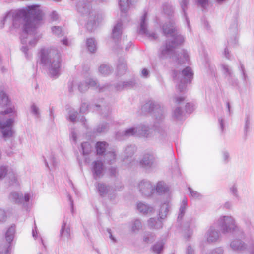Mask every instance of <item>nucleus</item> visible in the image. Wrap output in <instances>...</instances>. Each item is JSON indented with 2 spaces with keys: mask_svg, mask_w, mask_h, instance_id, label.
I'll return each instance as SVG.
<instances>
[{
  "mask_svg": "<svg viewBox=\"0 0 254 254\" xmlns=\"http://www.w3.org/2000/svg\"><path fill=\"white\" fill-rule=\"evenodd\" d=\"M155 240V236L151 233H146L143 238V241L146 243H152Z\"/></svg>",
  "mask_w": 254,
  "mask_h": 254,
  "instance_id": "ea45409f",
  "label": "nucleus"
},
{
  "mask_svg": "<svg viewBox=\"0 0 254 254\" xmlns=\"http://www.w3.org/2000/svg\"><path fill=\"white\" fill-rule=\"evenodd\" d=\"M147 13L145 12L140 18L139 33L146 34L152 39H156L157 38L156 34L154 32L150 33L147 30Z\"/></svg>",
  "mask_w": 254,
  "mask_h": 254,
  "instance_id": "9d476101",
  "label": "nucleus"
},
{
  "mask_svg": "<svg viewBox=\"0 0 254 254\" xmlns=\"http://www.w3.org/2000/svg\"><path fill=\"white\" fill-rule=\"evenodd\" d=\"M228 82L232 85H236L238 84V79L235 75L233 73L232 74V78H230V76H228L226 78Z\"/></svg>",
  "mask_w": 254,
  "mask_h": 254,
  "instance_id": "49530a36",
  "label": "nucleus"
},
{
  "mask_svg": "<svg viewBox=\"0 0 254 254\" xmlns=\"http://www.w3.org/2000/svg\"><path fill=\"white\" fill-rule=\"evenodd\" d=\"M30 200V195L29 194H25L24 196H23V202L25 201L26 202H29Z\"/></svg>",
  "mask_w": 254,
  "mask_h": 254,
  "instance_id": "338daca9",
  "label": "nucleus"
},
{
  "mask_svg": "<svg viewBox=\"0 0 254 254\" xmlns=\"http://www.w3.org/2000/svg\"><path fill=\"white\" fill-rule=\"evenodd\" d=\"M42 19V13L38 5L28 6L25 9L8 12L0 22V28L5 23L12 22V28H18L23 24V31L21 41V50L26 55L30 48L35 46L40 36L37 34L36 28Z\"/></svg>",
  "mask_w": 254,
  "mask_h": 254,
  "instance_id": "f257e3e1",
  "label": "nucleus"
},
{
  "mask_svg": "<svg viewBox=\"0 0 254 254\" xmlns=\"http://www.w3.org/2000/svg\"><path fill=\"white\" fill-rule=\"evenodd\" d=\"M142 227V224L139 220L136 219L134 220L131 226V230L132 231L135 232L136 231H138Z\"/></svg>",
  "mask_w": 254,
  "mask_h": 254,
  "instance_id": "4c0bfd02",
  "label": "nucleus"
},
{
  "mask_svg": "<svg viewBox=\"0 0 254 254\" xmlns=\"http://www.w3.org/2000/svg\"><path fill=\"white\" fill-rule=\"evenodd\" d=\"M162 30L164 34L169 39L165 45L161 47L160 57L162 59L172 57L178 64L186 63L189 60V55L186 50H182L177 55H174V49L184 42V37L178 33L172 21L164 23Z\"/></svg>",
  "mask_w": 254,
  "mask_h": 254,
  "instance_id": "f03ea898",
  "label": "nucleus"
},
{
  "mask_svg": "<svg viewBox=\"0 0 254 254\" xmlns=\"http://www.w3.org/2000/svg\"><path fill=\"white\" fill-rule=\"evenodd\" d=\"M15 233V226H10L7 230L5 234V238L8 244L13 240Z\"/></svg>",
  "mask_w": 254,
  "mask_h": 254,
  "instance_id": "cd10ccee",
  "label": "nucleus"
},
{
  "mask_svg": "<svg viewBox=\"0 0 254 254\" xmlns=\"http://www.w3.org/2000/svg\"><path fill=\"white\" fill-rule=\"evenodd\" d=\"M241 68L242 69V74H243V78L245 80H246V78H247V75L245 73V71H244V67L243 66V65H242L241 66Z\"/></svg>",
  "mask_w": 254,
  "mask_h": 254,
  "instance_id": "774afa93",
  "label": "nucleus"
},
{
  "mask_svg": "<svg viewBox=\"0 0 254 254\" xmlns=\"http://www.w3.org/2000/svg\"><path fill=\"white\" fill-rule=\"evenodd\" d=\"M223 250L221 248H217L212 251L209 254H223Z\"/></svg>",
  "mask_w": 254,
  "mask_h": 254,
  "instance_id": "6e6d98bb",
  "label": "nucleus"
},
{
  "mask_svg": "<svg viewBox=\"0 0 254 254\" xmlns=\"http://www.w3.org/2000/svg\"><path fill=\"white\" fill-rule=\"evenodd\" d=\"M5 178L9 179L11 185H14L17 182L16 173L12 169L5 166H0V180Z\"/></svg>",
  "mask_w": 254,
  "mask_h": 254,
  "instance_id": "9b49d317",
  "label": "nucleus"
},
{
  "mask_svg": "<svg viewBox=\"0 0 254 254\" xmlns=\"http://www.w3.org/2000/svg\"><path fill=\"white\" fill-rule=\"evenodd\" d=\"M229 155L228 152H224L223 153V158L224 161L227 162L228 161Z\"/></svg>",
  "mask_w": 254,
  "mask_h": 254,
  "instance_id": "0e129e2a",
  "label": "nucleus"
},
{
  "mask_svg": "<svg viewBox=\"0 0 254 254\" xmlns=\"http://www.w3.org/2000/svg\"><path fill=\"white\" fill-rule=\"evenodd\" d=\"M81 147L83 155L88 154L91 151L92 147L90 143L88 142H85L82 143Z\"/></svg>",
  "mask_w": 254,
  "mask_h": 254,
  "instance_id": "f704fd0d",
  "label": "nucleus"
},
{
  "mask_svg": "<svg viewBox=\"0 0 254 254\" xmlns=\"http://www.w3.org/2000/svg\"><path fill=\"white\" fill-rule=\"evenodd\" d=\"M86 46L88 50L91 53H94L96 50V44L95 39L93 38L87 39Z\"/></svg>",
  "mask_w": 254,
  "mask_h": 254,
  "instance_id": "7c9ffc66",
  "label": "nucleus"
},
{
  "mask_svg": "<svg viewBox=\"0 0 254 254\" xmlns=\"http://www.w3.org/2000/svg\"><path fill=\"white\" fill-rule=\"evenodd\" d=\"M221 71L225 76V78L228 76L232 78V74L233 73L232 68L228 64L225 63H222L220 65Z\"/></svg>",
  "mask_w": 254,
  "mask_h": 254,
  "instance_id": "412c9836",
  "label": "nucleus"
},
{
  "mask_svg": "<svg viewBox=\"0 0 254 254\" xmlns=\"http://www.w3.org/2000/svg\"><path fill=\"white\" fill-rule=\"evenodd\" d=\"M107 127V126L106 124H103V125H101V128L100 127H99L97 129V130L98 132H101L102 131H104L105 129H106V128Z\"/></svg>",
  "mask_w": 254,
  "mask_h": 254,
  "instance_id": "e2e57ef3",
  "label": "nucleus"
},
{
  "mask_svg": "<svg viewBox=\"0 0 254 254\" xmlns=\"http://www.w3.org/2000/svg\"><path fill=\"white\" fill-rule=\"evenodd\" d=\"M190 191V196L194 199H198L201 197V195L200 193L192 190L190 188H188Z\"/></svg>",
  "mask_w": 254,
  "mask_h": 254,
  "instance_id": "79ce46f5",
  "label": "nucleus"
},
{
  "mask_svg": "<svg viewBox=\"0 0 254 254\" xmlns=\"http://www.w3.org/2000/svg\"><path fill=\"white\" fill-rule=\"evenodd\" d=\"M196 1L203 8H206L208 5L209 0H196Z\"/></svg>",
  "mask_w": 254,
  "mask_h": 254,
  "instance_id": "8fccbe9b",
  "label": "nucleus"
},
{
  "mask_svg": "<svg viewBox=\"0 0 254 254\" xmlns=\"http://www.w3.org/2000/svg\"><path fill=\"white\" fill-rule=\"evenodd\" d=\"M148 225L150 228L159 229L162 227V223L160 220H157L155 218H151L148 221Z\"/></svg>",
  "mask_w": 254,
  "mask_h": 254,
  "instance_id": "c85d7f7f",
  "label": "nucleus"
},
{
  "mask_svg": "<svg viewBox=\"0 0 254 254\" xmlns=\"http://www.w3.org/2000/svg\"><path fill=\"white\" fill-rule=\"evenodd\" d=\"M31 113L36 118H38L40 116V111L39 108L35 104H32L31 106Z\"/></svg>",
  "mask_w": 254,
  "mask_h": 254,
  "instance_id": "37998d69",
  "label": "nucleus"
},
{
  "mask_svg": "<svg viewBox=\"0 0 254 254\" xmlns=\"http://www.w3.org/2000/svg\"><path fill=\"white\" fill-rule=\"evenodd\" d=\"M139 163L142 167L146 169L155 166L156 161L154 154L151 152L144 154L140 160Z\"/></svg>",
  "mask_w": 254,
  "mask_h": 254,
  "instance_id": "f8f14e48",
  "label": "nucleus"
},
{
  "mask_svg": "<svg viewBox=\"0 0 254 254\" xmlns=\"http://www.w3.org/2000/svg\"><path fill=\"white\" fill-rule=\"evenodd\" d=\"M77 116L76 111H70L69 113V120L71 122H75Z\"/></svg>",
  "mask_w": 254,
  "mask_h": 254,
  "instance_id": "603ef678",
  "label": "nucleus"
},
{
  "mask_svg": "<svg viewBox=\"0 0 254 254\" xmlns=\"http://www.w3.org/2000/svg\"><path fill=\"white\" fill-rule=\"evenodd\" d=\"M9 102L7 95L2 91H0V105L1 106H5L8 105Z\"/></svg>",
  "mask_w": 254,
  "mask_h": 254,
  "instance_id": "473e14b6",
  "label": "nucleus"
},
{
  "mask_svg": "<svg viewBox=\"0 0 254 254\" xmlns=\"http://www.w3.org/2000/svg\"><path fill=\"white\" fill-rule=\"evenodd\" d=\"M223 55L224 57L228 60H230L231 59V55L230 53V52L227 48H225L224 52Z\"/></svg>",
  "mask_w": 254,
  "mask_h": 254,
  "instance_id": "4d7b16f0",
  "label": "nucleus"
},
{
  "mask_svg": "<svg viewBox=\"0 0 254 254\" xmlns=\"http://www.w3.org/2000/svg\"><path fill=\"white\" fill-rule=\"evenodd\" d=\"M149 71L145 68L142 69L141 72V76L144 78H147L149 76Z\"/></svg>",
  "mask_w": 254,
  "mask_h": 254,
  "instance_id": "bf43d9fd",
  "label": "nucleus"
},
{
  "mask_svg": "<svg viewBox=\"0 0 254 254\" xmlns=\"http://www.w3.org/2000/svg\"><path fill=\"white\" fill-rule=\"evenodd\" d=\"M188 4V2L187 0H182L180 1V5H181V8L185 14V10L187 8Z\"/></svg>",
  "mask_w": 254,
  "mask_h": 254,
  "instance_id": "5fc2aeb1",
  "label": "nucleus"
},
{
  "mask_svg": "<svg viewBox=\"0 0 254 254\" xmlns=\"http://www.w3.org/2000/svg\"><path fill=\"white\" fill-rule=\"evenodd\" d=\"M122 23L121 21L118 22L114 26L112 31V36L114 39H118L122 33Z\"/></svg>",
  "mask_w": 254,
  "mask_h": 254,
  "instance_id": "4be33fe9",
  "label": "nucleus"
},
{
  "mask_svg": "<svg viewBox=\"0 0 254 254\" xmlns=\"http://www.w3.org/2000/svg\"><path fill=\"white\" fill-rule=\"evenodd\" d=\"M136 208L139 212L143 214L151 213L154 211L153 207L142 202H139L137 203Z\"/></svg>",
  "mask_w": 254,
  "mask_h": 254,
  "instance_id": "a211bd4d",
  "label": "nucleus"
},
{
  "mask_svg": "<svg viewBox=\"0 0 254 254\" xmlns=\"http://www.w3.org/2000/svg\"><path fill=\"white\" fill-rule=\"evenodd\" d=\"M163 243L162 242L157 243L152 248L154 253L159 254L163 250Z\"/></svg>",
  "mask_w": 254,
  "mask_h": 254,
  "instance_id": "58836bf2",
  "label": "nucleus"
},
{
  "mask_svg": "<svg viewBox=\"0 0 254 254\" xmlns=\"http://www.w3.org/2000/svg\"><path fill=\"white\" fill-rule=\"evenodd\" d=\"M169 207V203L168 201L162 204L159 213V216L160 219H163L166 217L168 212Z\"/></svg>",
  "mask_w": 254,
  "mask_h": 254,
  "instance_id": "393cba45",
  "label": "nucleus"
},
{
  "mask_svg": "<svg viewBox=\"0 0 254 254\" xmlns=\"http://www.w3.org/2000/svg\"><path fill=\"white\" fill-rule=\"evenodd\" d=\"M6 219V215L5 212L3 210L0 209V223L4 222Z\"/></svg>",
  "mask_w": 254,
  "mask_h": 254,
  "instance_id": "864d4df0",
  "label": "nucleus"
},
{
  "mask_svg": "<svg viewBox=\"0 0 254 254\" xmlns=\"http://www.w3.org/2000/svg\"><path fill=\"white\" fill-rule=\"evenodd\" d=\"M163 11L167 15H170L173 12V8L169 3H165L162 5Z\"/></svg>",
  "mask_w": 254,
  "mask_h": 254,
  "instance_id": "c9c22d12",
  "label": "nucleus"
},
{
  "mask_svg": "<svg viewBox=\"0 0 254 254\" xmlns=\"http://www.w3.org/2000/svg\"><path fill=\"white\" fill-rule=\"evenodd\" d=\"M92 170L95 179L101 177L103 175V164L102 161L97 160L92 163Z\"/></svg>",
  "mask_w": 254,
  "mask_h": 254,
  "instance_id": "2eb2a0df",
  "label": "nucleus"
},
{
  "mask_svg": "<svg viewBox=\"0 0 254 254\" xmlns=\"http://www.w3.org/2000/svg\"><path fill=\"white\" fill-rule=\"evenodd\" d=\"M220 237L219 232L215 229L214 226H211L207 230L205 238L208 242L216 241Z\"/></svg>",
  "mask_w": 254,
  "mask_h": 254,
  "instance_id": "f3484780",
  "label": "nucleus"
},
{
  "mask_svg": "<svg viewBox=\"0 0 254 254\" xmlns=\"http://www.w3.org/2000/svg\"><path fill=\"white\" fill-rule=\"evenodd\" d=\"M216 225L219 227L224 234L234 233L239 231L234 219L230 216L220 217L217 220Z\"/></svg>",
  "mask_w": 254,
  "mask_h": 254,
  "instance_id": "0eeeda50",
  "label": "nucleus"
},
{
  "mask_svg": "<svg viewBox=\"0 0 254 254\" xmlns=\"http://www.w3.org/2000/svg\"><path fill=\"white\" fill-rule=\"evenodd\" d=\"M149 103V106L151 110L154 111L155 113H159L160 112L162 113V110L159 104H156L154 102H150Z\"/></svg>",
  "mask_w": 254,
  "mask_h": 254,
  "instance_id": "e433bc0d",
  "label": "nucleus"
},
{
  "mask_svg": "<svg viewBox=\"0 0 254 254\" xmlns=\"http://www.w3.org/2000/svg\"><path fill=\"white\" fill-rule=\"evenodd\" d=\"M231 248L234 251H242L247 249L250 254H254V242H252L246 245L240 239H235L230 244Z\"/></svg>",
  "mask_w": 254,
  "mask_h": 254,
  "instance_id": "1a4fd4ad",
  "label": "nucleus"
},
{
  "mask_svg": "<svg viewBox=\"0 0 254 254\" xmlns=\"http://www.w3.org/2000/svg\"><path fill=\"white\" fill-rule=\"evenodd\" d=\"M135 84L134 80H130L128 81H123L119 83L116 86L117 90H121L125 88L132 87Z\"/></svg>",
  "mask_w": 254,
  "mask_h": 254,
  "instance_id": "a878e982",
  "label": "nucleus"
},
{
  "mask_svg": "<svg viewBox=\"0 0 254 254\" xmlns=\"http://www.w3.org/2000/svg\"><path fill=\"white\" fill-rule=\"evenodd\" d=\"M0 114L10 115V117L6 120L0 119V131L4 138H10L14 133L12 127L17 116V109L14 106H11L0 112Z\"/></svg>",
  "mask_w": 254,
  "mask_h": 254,
  "instance_id": "39448f33",
  "label": "nucleus"
},
{
  "mask_svg": "<svg viewBox=\"0 0 254 254\" xmlns=\"http://www.w3.org/2000/svg\"><path fill=\"white\" fill-rule=\"evenodd\" d=\"M118 4L121 11L126 12L129 9L130 2L129 0H119Z\"/></svg>",
  "mask_w": 254,
  "mask_h": 254,
  "instance_id": "bb28decb",
  "label": "nucleus"
},
{
  "mask_svg": "<svg viewBox=\"0 0 254 254\" xmlns=\"http://www.w3.org/2000/svg\"><path fill=\"white\" fill-rule=\"evenodd\" d=\"M155 192L156 191L159 194H162L167 192L168 188L163 182H159L155 189Z\"/></svg>",
  "mask_w": 254,
  "mask_h": 254,
  "instance_id": "b1692460",
  "label": "nucleus"
},
{
  "mask_svg": "<svg viewBox=\"0 0 254 254\" xmlns=\"http://www.w3.org/2000/svg\"><path fill=\"white\" fill-rule=\"evenodd\" d=\"M60 236L64 240H68L70 238V229L69 226L65 222H63L60 231Z\"/></svg>",
  "mask_w": 254,
  "mask_h": 254,
  "instance_id": "6ab92c4d",
  "label": "nucleus"
},
{
  "mask_svg": "<svg viewBox=\"0 0 254 254\" xmlns=\"http://www.w3.org/2000/svg\"><path fill=\"white\" fill-rule=\"evenodd\" d=\"M98 193L102 197L109 196L113 192V190L110 186L102 182H98L96 184Z\"/></svg>",
  "mask_w": 254,
  "mask_h": 254,
  "instance_id": "4468645a",
  "label": "nucleus"
},
{
  "mask_svg": "<svg viewBox=\"0 0 254 254\" xmlns=\"http://www.w3.org/2000/svg\"><path fill=\"white\" fill-rule=\"evenodd\" d=\"M88 109V105L86 103H83L80 107L81 112H85Z\"/></svg>",
  "mask_w": 254,
  "mask_h": 254,
  "instance_id": "13d9d810",
  "label": "nucleus"
},
{
  "mask_svg": "<svg viewBox=\"0 0 254 254\" xmlns=\"http://www.w3.org/2000/svg\"><path fill=\"white\" fill-rule=\"evenodd\" d=\"M45 163L46 166L49 169H50L49 164H50L51 166L55 167L57 165V161L54 154L51 153L47 155L46 158L45 159Z\"/></svg>",
  "mask_w": 254,
  "mask_h": 254,
  "instance_id": "5701e85b",
  "label": "nucleus"
},
{
  "mask_svg": "<svg viewBox=\"0 0 254 254\" xmlns=\"http://www.w3.org/2000/svg\"><path fill=\"white\" fill-rule=\"evenodd\" d=\"M96 85V81L90 78H88L84 81L79 82L78 84V87L80 92H84L87 91L90 87H95Z\"/></svg>",
  "mask_w": 254,
  "mask_h": 254,
  "instance_id": "dca6fc26",
  "label": "nucleus"
},
{
  "mask_svg": "<svg viewBox=\"0 0 254 254\" xmlns=\"http://www.w3.org/2000/svg\"><path fill=\"white\" fill-rule=\"evenodd\" d=\"M186 254H193V250L190 246L187 247Z\"/></svg>",
  "mask_w": 254,
  "mask_h": 254,
  "instance_id": "69168bd1",
  "label": "nucleus"
},
{
  "mask_svg": "<svg viewBox=\"0 0 254 254\" xmlns=\"http://www.w3.org/2000/svg\"><path fill=\"white\" fill-rule=\"evenodd\" d=\"M230 190H231L232 193L234 195H235L236 197L238 196L237 189L235 186H232Z\"/></svg>",
  "mask_w": 254,
  "mask_h": 254,
  "instance_id": "052dcab7",
  "label": "nucleus"
},
{
  "mask_svg": "<svg viewBox=\"0 0 254 254\" xmlns=\"http://www.w3.org/2000/svg\"><path fill=\"white\" fill-rule=\"evenodd\" d=\"M108 144L105 142H98L96 143V148L98 154H102L106 150Z\"/></svg>",
  "mask_w": 254,
  "mask_h": 254,
  "instance_id": "2f4dec72",
  "label": "nucleus"
},
{
  "mask_svg": "<svg viewBox=\"0 0 254 254\" xmlns=\"http://www.w3.org/2000/svg\"><path fill=\"white\" fill-rule=\"evenodd\" d=\"M187 207V199L184 197L181 202L180 208L179 209V213L178 218L181 219L185 213V210Z\"/></svg>",
  "mask_w": 254,
  "mask_h": 254,
  "instance_id": "c756f323",
  "label": "nucleus"
},
{
  "mask_svg": "<svg viewBox=\"0 0 254 254\" xmlns=\"http://www.w3.org/2000/svg\"><path fill=\"white\" fill-rule=\"evenodd\" d=\"M8 246L6 245L2 248V250H0V254H8Z\"/></svg>",
  "mask_w": 254,
  "mask_h": 254,
  "instance_id": "680f3d73",
  "label": "nucleus"
},
{
  "mask_svg": "<svg viewBox=\"0 0 254 254\" xmlns=\"http://www.w3.org/2000/svg\"><path fill=\"white\" fill-rule=\"evenodd\" d=\"M138 188L140 192L145 196H151L155 192V188L149 181H141L138 184Z\"/></svg>",
  "mask_w": 254,
  "mask_h": 254,
  "instance_id": "ddd939ff",
  "label": "nucleus"
},
{
  "mask_svg": "<svg viewBox=\"0 0 254 254\" xmlns=\"http://www.w3.org/2000/svg\"><path fill=\"white\" fill-rule=\"evenodd\" d=\"M9 199L16 203H22L23 202V195L19 192H12L9 195Z\"/></svg>",
  "mask_w": 254,
  "mask_h": 254,
  "instance_id": "aec40b11",
  "label": "nucleus"
},
{
  "mask_svg": "<svg viewBox=\"0 0 254 254\" xmlns=\"http://www.w3.org/2000/svg\"><path fill=\"white\" fill-rule=\"evenodd\" d=\"M105 158L109 163H112V161H113L116 158L115 152L112 151L107 153L105 155Z\"/></svg>",
  "mask_w": 254,
  "mask_h": 254,
  "instance_id": "a19ab883",
  "label": "nucleus"
},
{
  "mask_svg": "<svg viewBox=\"0 0 254 254\" xmlns=\"http://www.w3.org/2000/svg\"><path fill=\"white\" fill-rule=\"evenodd\" d=\"M135 150V148L134 146H128L125 150V153L127 155L131 156L134 153Z\"/></svg>",
  "mask_w": 254,
  "mask_h": 254,
  "instance_id": "a18cd8bd",
  "label": "nucleus"
},
{
  "mask_svg": "<svg viewBox=\"0 0 254 254\" xmlns=\"http://www.w3.org/2000/svg\"><path fill=\"white\" fill-rule=\"evenodd\" d=\"M193 73L191 69L187 67L184 69L181 72L175 71L174 78L177 83V90L180 92H183L186 90V84L190 81Z\"/></svg>",
  "mask_w": 254,
  "mask_h": 254,
  "instance_id": "423d86ee",
  "label": "nucleus"
},
{
  "mask_svg": "<svg viewBox=\"0 0 254 254\" xmlns=\"http://www.w3.org/2000/svg\"><path fill=\"white\" fill-rule=\"evenodd\" d=\"M182 112L180 107H176L173 111V115L174 118L179 119L182 115Z\"/></svg>",
  "mask_w": 254,
  "mask_h": 254,
  "instance_id": "de8ad7c7",
  "label": "nucleus"
},
{
  "mask_svg": "<svg viewBox=\"0 0 254 254\" xmlns=\"http://www.w3.org/2000/svg\"><path fill=\"white\" fill-rule=\"evenodd\" d=\"M52 31L53 34L59 36L62 34V30L60 27L55 26L52 28Z\"/></svg>",
  "mask_w": 254,
  "mask_h": 254,
  "instance_id": "3c124183",
  "label": "nucleus"
},
{
  "mask_svg": "<svg viewBox=\"0 0 254 254\" xmlns=\"http://www.w3.org/2000/svg\"><path fill=\"white\" fill-rule=\"evenodd\" d=\"M185 100V97L182 95L178 96L175 95L173 98V101L176 105H179Z\"/></svg>",
  "mask_w": 254,
  "mask_h": 254,
  "instance_id": "09e8293b",
  "label": "nucleus"
},
{
  "mask_svg": "<svg viewBox=\"0 0 254 254\" xmlns=\"http://www.w3.org/2000/svg\"><path fill=\"white\" fill-rule=\"evenodd\" d=\"M127 65L125 64H122L118 65L117 69H118V73L119 75L124 74L125 71L127 70Z\"/></svg>",
  "mask_w": 254,
  "mask_h": 254,
  "instance_id": "c03bdc74",
  "label": "nucleus"
},
{
  "mask_svg": "<svg viewBox=\"0 0 254 254\" xmlns=\"http://www.w3.org/2000/svg\"><path fill=\"white\" fill-rule=\"evenodd\" d=\"M99 71L101 74L106 76L108 75L111 72L112 69L108 65L102 64L99 67Z\"/></svg>",
  "mask_w": 254,
  "mask_h": 254,
  "instance_id": "72a5a7b5",
  "label": "nucleus"
},
{
  "mask_svg": "<svg viewBox=\"0 0 254 254\" xmlns=\"http://www.w3.org/2000/svg\"><path fill=\"white\" fill-rule=\"evenodd\" d=\"M41 61L48 69L50 76L53 77H57L59 76L62 60L61 54L57 49L52 47L42 49Z\"/></svg>",
  "mask_w": 254,
  "mask_h": 254,
  "instance_id": "7ed1b4c3",
  "label": "nucleus"
},
{
  "mask_svg": "<svg viewBox=\"0 0 254 254\" xmlns=\"http://www.w3.org/2000/svg\"><path fill=\"white\" fill-rule=\"evenodd\" d=\"M93 1L94 0H86V2L79 4L77 6L78 12L85 18L87 21L86 28L90 31L96 28L103 20L102 15L97 14L92 9L91 2Z\"/></svg>",
  "mask_w": 254,
  "mask_h": 254,
  "instance_id": "20e7f679",
  "label": "nucleus"
},
{
  "mask_svg": "<svg viewBox=\"0 0 254 254\" xmlns=\"http://www.w3.org/2000/svg\"><path fill=\"white\" fill-rule=\"evenodd\" d=\"M151 132H152V130L148 127L145 125H140L126 130L124 132V134L127 137L135 135L148 137L150 136Z\"/></svg>",
  "mask_w": 254,
  "mask_h": 254,
  "instance_id": "6e6552de",
  "label": "nucleus"
}]
</instances>
